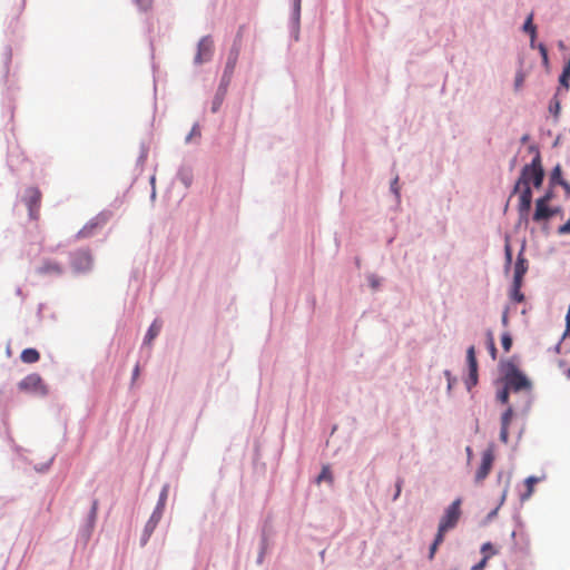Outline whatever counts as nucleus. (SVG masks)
<instances>
[{
	"mask_svg": "<svg viewBox=\"0 0 570 570\" xmlns=\"http://www.w3.org/2000/svg\"><path fill=\"white\" fill-rule=\"evenodd\" d=\"M16 294H17L18 296L22 297V299L24 298V296H23V292H22L21 287H17V288H16Z\"/></svg>",
	"mask_w": 570,
	"mask_h": 570,
	"instance_id": "nucleus-48",
	"label": "nucleus"
},
{
	"mask_svg": "<svg viewBox=\"0 0 570 570\" xmlns=\"http://www.w3.org/2000/svg\"><path fill=\"white\" fill-rule=\"evenodd\" d=\"M558 233L560 235L570 234V218L563 225L559 226Z\"/></svg>",
	"mask_w": 570,
	"mask_h": 570,
	"instance_id": "nucleus-41",
	"label": "nucleus"
},
{
	"mask_svg": "<svg viewBox=\"0 0 570 570\" xmlns=\"http://www.w3.org/2000/svg\"><path fill=\"white\" fill-rule=\"evenodd\" d=\"M22 202L28 208V216L30 220H37L39 218V210L41 205V191L38 187H28L24 190Z\"/></svg>",
	"mask_w": 570,
	"mask_h": 570,
	"instance_id": "nucleus-5",
	"label": "nucleus"
},
{
	"mask_svg": "<svg viewBox=\"0 0 570 570\" xmlns=\"http://www.w3.org/2000/svg\"><path fill=\"white\" fill-rule=\"evenodd\" d=\"M296 2L299 4L301 0H296Z\"/></svg>",
	"mask_w": 570,
	"mask_h": 570,
	"instance_id": "nucleus-57",
	"label": "nucleus"
},
{
	"mask_svg": "<svg viewBox=\"0 0 570 570\" xmlns=\"http://www.w3.org/2000/svg\"><path fill=\"white\" fill-rule=\"evenodd\" d=\"M163 511H164V508H160L159 505H157L149 520L155 521V523L158 524V522L161 519Z\"/></svg>",
	"mask_w": 570,
	"mask_h": 570,
	"instance_id": "nucleus-35",
	"label": "nucleus"
},
{
	"mask_svg": "<svg viewBox=\"0 0 570 570\" xmlns=\"http://www.w3.org/2000/svg\"><path fill=\"white\" fill-rule=\"evenodd\" d=\"M549 111H550L554 117H558V116H559V112H560V101H559L557 98H553V99L550 101V105H549Z\"/></svg>",
	"mask_w": 570,
	"mask_h": 570,
	"instance_id": "nucleus-33",
	"label": "nucleus"
},
{
	"mask_svg": "<svg viewBox=\"0 0 570 570\" xmlns=\"http://www.w3.org/2000/svg\"><path fill=\"white\" fill-rule=\"evenodd\" d=\"M323 481H326V482H328L330 484H333L334 479H333V474H332V471H331V469H330V466H328V465H324V466H323V469H322V471H321L320 475H318V476H317V479H316V482H317V483H321V482H323Z\"/></svg>",
	"mask_w": 570,
	"mask_h": 570,
	"instance_id": "nucleus-24",
	"label": "nucleus"
},
{
	"mask_svg": "<svg viewBox=\"0 0 570 570\" xmlns=\"http://www.w3.org/2000/svg\"><path fill=\"white\" fill-rule=\"evenodd\" d=\"M494 461V454L491 449L482 453L481 464L475 473V482H482L490 473Z\"/></svg>",
	"mask_w": 570,
	"mask_h": 570,
	"instance_id": "nucleus-9",
	"label": "nucleus"
},
{
	"mask_svg": "<svg viewBox=\"0 0 570 570\" xmlns=\"http://www.w3.org/2000/svg\"><path fill=\"white\" fill-rule=\"evenodd\" d=\"M2 59H3V79H4V82L8 83L9 66L12 60V48L10 45H7L4 47V50L2 53Z\"/></svg>",
	"mask_w": 570,
	"mask_h": 570,
	"instance_id": "nucleus-19",
	"label": "nucleus"
},
{
	"mask_svg": "<svg viewBox=\"0 0 570 570\" xmlns=\"http://www.w3.org/2000/svg\"><path fill=\"white\" fill-rule=\"evenodd\" d=\"M564 366H566V362H564V361H560V362H559V367H561V368H562V367H564Z\"/></svg>",
	"mask_w": 570,
	"mask_h": 570,
	"instance_id": "nucleus-54",
	"label": "nucleus"
},
{
	"mask_svg": "<svg viewBox=\"0 0 570 570\" xmlns=\"http://www.w3.org/2000/svg\"><path fill=\"white\" fill-rule=\"evenodd\" d=\"M3 104L10 114V118H12L13 111H14V97H13V88L11 85L7 86L6 95L3 98Z\"/></svg>",
	"mask_w": 570,
	"mask_h": 570,
	"instance_id": "nucleus-20",
	"label": "nucleus"
},
{
	"mask_svg": "<svg viewBox=\"0 0 570 570\" xmlns=\"http://www.w3.org/2000/svg\"><path fill=\"white\" fill-rule=\"evenodd\" d=\"M528 271V262L523 256L522 250L518 255V259L514 266V275H513V282L518 284H522L523 276Z\"/></svg>",
	"mask_w": 570,
	"mask_h": 570,
	"instance_id": "nucleus-13",
	"label": "nucleus"
},
{
	"mask_svg": "<svg viewBox=\"0 0 570 570\" xmlns=\"http://www.w3.org/2000/svg\"><path fill=\"white\" fill-rule=\"evenodd\" d=\"M567 193V195H570V184L568 181H562L560 185Z\"/></svg>",
	"mask_w": 570,
	"mask_h": 570,
	"instance_id": "nucleus-46",
	"label": "nucleus"
},
{
	"mask_svg": "<svg viewBox=\"0 0 570 570\" xmlns=\"http://www.w3.org/2000/svg\"><path fill=\"white\" fill-rule=\"evenodd\" d=\"M156 527H157V524L155 523V521L148 520V522L145 527V535L142 539L144 544L146 543V541L148 540V538L150 537V534L153 533V531L155 530Z\"/></svg>",
	"mask_w": 570,
	"mask_h": 570,
	"instance_id": "nucleus-31",
	"label": "nucleus"
},
{
	"mask_svg": "<svg viewBox=\"0 0 570 570\" xmlns=\"http://www.w3.org/2000/svg\"><path fill=\"white\" fill-rule=\"evenodd\" d=\"M377 285H379V284H377V282H376V281H372V286H373V287H376Z\"/></svg>",
	"mask_w": 570,
	"mask_h": 570,
	"instance_id": "nucleus-55",
	"label": "nucleus"
},
{
	"mask_svg": "<svg viewBox=\"0 0 570 570\" xmlns=\"http://www.w3.org/2000/svg\"><path fill=\"white\" fill-rule=\"evenodd\" d=\"M461 517V499L454 500L445 510L444 515L441 518L438 532L445 534L449 530L453 529Z\"/></svg>",
	"mask_w": 570,
	"mask_h": 570,
	"instance_id": "nucleus-4",
	"label": "nucleus"
},
{
	"mask_svg": "<svg viewBox=\"0 0 570 570\" xmlns=\"http://www.w3.org/2000/svg\"><path fill=\"white\" fill-rule=\"evenodd\" d=\"M53 460H55V458L52 456L49 461L41 463L39 465H36L35 466L36 471L41 472V473L47 472L50 469V466L52 465Z\"/></svg>",
	"mask_w": 570,
	"mask_h": 570,
	"instance_id": "nucleus-34",
	"label": "nucleus"
},
{
	"mask_svg": "<svg viewBox=\"0 0 570 570\" xmlns=\"http://www.w3.org/2000/svg\"><path fill=\"white\" fill-rule=\"evenodd\" d=\"M504 382L508 389L515 392L530 390L531 387V383L527 376L522 374L511 362L505 364Z\"/></svg>",
	"mask_w": 570,
	"mask_h": 570,
	"instance_id": "nucleus-3",
	"label": "nucleus"
},
{
	"mask_svg": "<svg viewBox=\"0 0 570 570\" xmlns=\"http://www.w3.org/2000/svg\"><path fill=\"white\" fill-rule=\"evenodd\" d=\"M135 4L141 11H148L151 9L154 0H134Z\"/></svg>",
	"mask_w": 570,
	"mask_h": 570,
	"instance_id": "nucleus-30",
	"label": "nucleus"
},
{
	"mask_svg": "<svg viewBox=\"0 0 570 570\" xmlns=\"http://www.w3.org/2000/svg\"><path fill=\"white\" fill-rule=\"evenodd\" d=\"M402 484H403V480H402V479H399V480L396 481V484H395L396 491H395V494H394V497H393V500H396V499L400 497L401 491H402Z\"/></svg>",
	"mask_w": 570,
	"mask_h": 570,
	"instance_id": "nucleus-45",
	"label": "nucleus"
},
{
	"mask_svg": "<svg viewBox=\"0 0 570 570\" xmlns=\"http://www.w3.org/2000/svg\"><path fill=\"white\" fill-rule=\"evenodd\" d=\"M498 549H495L491 542H485L481 547V553L483 557L489 556V559L498 554Z\"/></svg>",
	"mask_w": 570,
	"mask_h": 570,
	"instance_id": "nucleus-27",
	"label": "nucleus"
},
{
	"mask_svg": "<svg viewBox=\"0 0 570 570\" xmlns=\"http://www.w3.org/2000/svg\"><path fill=\"white\" fill-rule=\"evenodd\" d=\"M62 272H63V269H62L61 265L51 259L45 261L43 264L37 268V273L40 275L53 274V275L60 276L62 274Z\"/></svg>",
	"mask_w": 570,
	"mask_h": 570,
	"instance_id": "nucleus-14",
	"label": "nucleus"
},
{
	"mask_svg": "<svg viewBox=\"0 0 570 570\" xmlns=\"http://www.w3.org/2000/svg\"><path fill=\"white\" fill-rule=\"evenodd\" d=\"M91 254L88 249H78L70 255V263L76 272H87L91 266Z\"/></svg>",
	"mask_w": 570,
	"mask_h": 570,
	"instance_id": "nucleus-8",
	"label": "nucleus"
},
{
	"mask_svg": "<svg viewBox=\"0 0 570 570\" xmlns=\"http://www.w3.org/2000/svg\"><path fill=\"white\" fill-rule=\"evenodd\" d=\"M564 375L568 380H570V367L564 370Z\"/></svg>",
	"mask_w": 570,
	"mask_h": 570,
	"instance_id": "nucleus-51",
	"label": "nucleus"
},
{
	"mask_svg": "<svg viewBox=\"0 0 570 570\" xmlns=\"http://www.w3.org/2000/svg\"><path fill=\"white\" fill-rule=\"evenodd\" d=\"M163 327V322L159 320H155L150 327L147 331V334L145 336V343L150 344L160 333Z\"/></svg>",
	"mask_w": 570,
	"mask_h": 570,
	"instance_id": "nucleus-18",
	"label": "nucleus"
},
{
	"mask_svg": "<svg viewBox=\"0 0 570 570\" xmlns=\"http://www.w3.org/2000/svg\"><path fill=\"white\" fill-rule=\"evenodd\" d=\"M538 49H539V51H540V53L542 56L543 62L547 63L548 62V50H547V47L543 43H540L538 46Z\"/></svg>",
	"mask_w": 570,
	"mask_h": 570,
	"instance_id": "nucleus-44",
	"label": "nucleus"
},
{
	"mask_svg": "<svg viewBox=\"0 0 570 570\" xmlns=\"http://www.w3.org/2000/svg\"><path fill=\"white\" fill-rule=\"evenodd\" d=\"M214 43L209 37H204L198 43L197 53L195 57L196 63H203L208 61L213 56Z\"/></svg>",
	"mask_w": 570,
	"mask_h": 570,
	"instance_id": "nucleus-10",
	"label": "nucleus"
},
{
	"mask_svg": "<svg viewBox=\"0 0 570 570\" xmlns=\"http://www.w3.org/2000/svg\"><path fill=\"white\" fill-rule=\"evenodd\" d=\"M98 502L97 500L91 501V508L87 514L85 523L80 527L78 532V539L87 542L94 530L96 518H97Z\"/></svg>",
	"mask_w": 570,
	"mask_h": 570,
	"instance_id": "nucleus-7",
	"label": "nucleus"
},
{
	"mask_svg": "<svg viewBox=\"0 0 570 570\" xmlns=\"http://www.w3.org/2000/svg\"><path fill=\"white\" fill-rule=\"evenodd\" d=\"M509 391H510V389H508L507 385H505L504 389L498 393V400L501 403H504V404L508 403V401H509Z\"/></svg>",
	"mask_w": 570,
	"mask_h": 570,
	"instance_id": "nucleus-37",
	"label": "nucleus"
},
{
	"mask_svg": "<svg viewBox=\"0 0 570 570\" xmlns=\"http://www.w3.org/2000/svg\"><path fill=\"white\" fill-rule=\"evenodd\" d=\"M396 184H397V177L394 179V181H393V184H392V189H393V191H394L396 195H399V191H397V189H396V187H395V186H396Z\"/></svg>",
	"mask_w": 570,
	"mask_h": 570,
	"instance_id": "nucleus-49",
	"label": "nucleus"
},
{
	"mask_svg": "<svg viewBox=\"0 0 570 570\" xmlns=\"http://www.w3.org/2000/svg\"><path fill=\"white\" fill-rule=\"evenodd\" d=\"M238 53H239V49L238 48H234L230 51V55H229L227 63H226V71H225V73H227V72L232 73L233 72V70H234V68L236 66L237 59H238Z\"/></svg>",
	"mask_w": 570,
	"mask_h": 570,
	"instance_id": "nucleus-23",
	"label": "nucleus"
},
{
	"mask_svg": "<svg viewBox=\"0 0 570 570\" xmlns=\"http://www.w3.org/2000/svg\"><path fill=\"white\" fill-rule=\"evenodd\" d=\"M14 501H16V498H14V497H12V498H10V499H6V500H4V503L14 502Z\"/></svg>",
	"mask_w": 570,
	"mask_h": 570,
	"instance_id": "nucleus-52",
	"label": "nucleus"
},
{
	"mask_svg": "<svg viewBox=\"0 0 570 570\" xmlns=\"http://www.w3.org/2000/svg\"><path fill=\"white\" fill-rule=\"evenodd\" d=\"M17 387L20 392L32 396L46 397L49 394V386L38 373H30L24 376L18 382Z\"/></svg>",
	"mask_w": 570,
	"mask_h": 570,
	"instance_id": "nucleus-2",
	"label": "nucleus"
},
{
	"mask_svg": "<svg viewBox=\"0 0 570 570\" xmlns=\"http://www.w3.org/2000/svg\"><path fill=\"white\" fill-rule=\"evenodd\" d=\"M504 253H505L507 264L510 265L512 263V250H511V246L509 243H507L504 246Z\"/></svg>",
	"mask_w": 570,
	"mask_h": 570,
	"instance_id": "nucleus-42",
	"label": "nucleus"
},
{
	"mask_svg": "<svg viewBox=\"0 0 570 570\" xmlns=\"http://www.w3.org/2000/svg\"><path fill=\"white\" fill-rule=\"evenodd\" d=\"M242 31H243V27L239 28L238 32H237V38L240 39L242 37Z\"/></svg>",
	"mask_w": 570,
	"mask_h": 570,
	"instance_id": "nucleus-53",
	"label": "nucleus"
},
{
	"mask_svg": "<svg viewBox=\"0 0 570 570\" xmlns=\"http://www.w3.org/2000/svg\"><path fill=\"white\" fill-rule=\"evenodd\" d=\"M443 541H444V535L438 532L435 538H434L433 543L430 547V551H429V559L430 560L434 559V556H435L440 544H442Z\"/></svg>",
	"mask_w": 570,
	"mask_h": 570,
	"instance_id": "nucleus-25",
	"label": "nucleus"
},
{
	"mask_svg": "<svg viewBox=\"0 0 570 570\" xmlns=\"http://www.w3.org/2000/svg\"><path fill=\"white\" fill-rule=\"evenodd\" d=\"M539 482V478L537 476H529L525 479L524 481V492H522L520 494V500L523 502V501H527L528 499H530V497L532 495L533 491H534V485Z\"/></svg>",
	"mask_w": 570,
	"mask_h": 570,
	"instance_id": "nucleus-17",
	"label": "nucleus"
},
{
	"mask_svg": "<svg viewBox=\"0 0 570 570\" xmlns=\"http://www.w3.org/2000/svg\"><path fill=\"white\" fill-rule=\"evenodd\" d=\"M552 198H553V191L550 188L549 190L546 191V194L542 197L538 198L537 202H543V204H549Z\"/></svg>",
	"mask_w": 570,
	"mask_h": 570,
	"instance_id": "nucleus-39",
	"label": "nucleus"
},
{
	"mask_svg": "<svg viewBox=\"0 0 570 570\" xmlns=\"http://www.w3.org/2000/svg\"><path fill=\"white\" fill-rule=\"evenodd\" d=\"M487 336H488V348H489L490 355H491L492 360H495L498 351L495 347L492 332H488Z\"/></svg>",
	"mask_w": 570,
	"mask_h": 570,
	"instance_id": "nucleus-28",
	"label": "nucleus"
},
{
	"mask_svg": "<svg viewBox=\"0 0 570 570\" xmlns=\"http://www.w3.org/2000/svg\"><path fill=\"white\" fill-rule=\"evenodd\" d=\"M544 178V170L541 163L540 153L537 150L532 161L525 165L515 184L514 191L520 190L518 210L521 216L529 213L532 203V190L530 185L535 188L541 187Z\"/></svg>",
	"mask_w": 570,
	"mask_h": 570,
	"instance_id": "nucleus-1",
	"label": "nucleus"
},
{
	"mask_svg": "<svg viewBox=\"0 0 570 570\" xmlns=\"http://www.w3.org/2000/svg\"><path fill=\"white\" fill-rule=\"evenodd\" d=\"M509 428H505V426H501V431H500V440L503 442V443H508L509 441Z\"/></svg>",
	"mask_w": 570,
	"mask_h": 570,
	"instance_id": "nucleus-43",
	"label": "nucleus"
},
{
	"mask_svg": "<svg viewBox=\"0 0 570 570\" xmlns=\"http://www.w3.org/2000/svg\"><path fill=\"white\" fill-rule=\"evenodd\" d=\"M562 181H566L563 178H562V170H561V166L560 165H557L552 171H551V175H550V185L551 186H556V185H561Z\"/></svg>",
	"mask_w": 570,
	"mask_h": 570,
	"instance_id": "nucleus-22",
	"label": "nucleus"
},
{
	"mask_svg": "<svg viewBox=\"0 0 570 570\" xmlns=\"http://www.w3.org/2000/svg\"><path fill=\"white\" fill-rule=\"evenodd\" d=\"M107 222V212L101 210L96 217L91 218L77 234L76 238H88L96 234L98 228H101Z\"/></svg>",
	"mask_w": 570,
	"mask_h": 570,
	"instance_id": "nucleus-6",
	"label": "nucleus"
},
{
	"mask_svg": "<svg viewBox=\"0 0 570 570\" xmlns=\"http://www.w3.org/2000/svg\"><path fill=\"white\" fill-rule=\"evenodd\" d=\"M524 82V75L522 71H519L514 79V88L515 90H520Z\"/></svg>",
	"mask_w": 570,
	"mask_h": 570,
	"instance_id": "nucleus-36",
	"label": "nucleus"
},
{
	"mask_svg": "<svg viewBox=\"0 0 570 570\" xmlns=\"http://www.w3.org/2000/svg\"><path fill=\"white\" fill-rule=\"evenodd\" d=\"M20 360L24 364H33L40 360V352L35 347H26L20 353Z\"/></svg>",
	"mask_w": 570,
	"mask_h": 570,
	"instance_id": "nucleus-16",
	"label": "nucleus"
},
{
	"mask_svg": "<svg viewBox=\"0 0 570 570\" xmlns=\"http://www.w3.org/2000/svg\"><path fill=\"white\" fill-rule=\"evenodd\" d=\"M521 286L522 284H518L513 282L512 284V292H511V298L518 303H521L524 301V295L521 293Z\"/></svg>",
	"mask_w": 570,
	"mask_h": 570,
	"instance_id": "nucleus-26",
	"label": "nucleus"
},
{
	"mask_svg": "<svg viewBox=\"0 0 570 570\" xmlns=\"http://www.w3.org/2000/svg\"><path fill=\"white\" fill-rule=\"evenodd\" d=\"M502 323H503V325L508 324V315H507V313H504L503 316H502Z\"/></svg>",
	"mask_w": 570,
	"mask_h": 570,
	"instance_id": "nucleus-50",
	"label": "nucleus"
},
{
	"mask_svg": "<svg viewBox=\"0 0 570 570\" xmlns=\"http://www.w3.org/2000/svg\"><path fill=\"white\" fill-rule=\"evenodd\" d=\"M533 14L531 13L524 24H523V30L524 32H528L530 35V38H531V43L533 45L534 42V39H535V36H537V28L533 24Z\"/></svg>",
	"mask_w": 570,
	"mask_h": 570,
	"instance_id": "nucleus-21",
	"label": "nucleus"
},
{
	"mask_svg": "<svg viewBox=\"0 0 570 570\" xmlns=\"http://www.w3.org/2000/svg\"><path fill=\"white\" fill-rule=\"evenodd\" d=\"M554 216V209L550 208L548 204L543 202H535V210L533 214V220L537 223L548 220Z\"/></svg>",
	"mask_w": 570,
	"mask_h": 570,
	"instance_id": "nucleus-12",
	"label": "nucleus"
},
{
	"mask_svg": "<svg viewBox=\"0 0 570 570\" xmlns=\"http://www.w3.org/2000/svg\"><path fill=\"white\" fill-rule=\"evenodd\" d=\"M466 362L469 366V383L475 385L478 382V361L473 345L466 351Z\"/></svg>",
	"mask_w": 570,
	"mask_h": 570,
	"instance_id": "nucleus-11",
	"label": "nucleus"
},
{
	"mask_svg": "<svg viewBox=\"0 0 570 570\" xmlns=\"http://www.w3.org/2000/svg\"><path fill=\"white\" fill-rule=\"evenodd\" d=\"M42 309H43V304H42V303H40V304L38 305V311H37V315H38L39 317H41Z\"/></svg>",
	"mask_w": 570,
	"mask_h": 570,
	"instance_id": "nucleus-47",
	"label": "nucleus"
},
{
	"mask_svg": "<svg viewBox=\"0 0 570 570\" xmlns=\"http://www.w3.org/2000/svg\"><path fill=\"white\" fill-rule=\"evenodd\" d=\"M502 347L505 352H509L512 346V337L509 333H504L501 337Z\"/></svg>",
	"mask_w": 570,
	"mask_h": 570,
	"instance_id": "nucleus-32",
	"label": "nucleus"
},
{
	"mask_svg": "<svg viewBox=\"0 0 570 570\" xmlns=\"http://www.w3.org/2000/svg\"><path fill=\"white\" fill-rule=\"evenodd\" d=\"M489 561V556L483 557L478 563L472 566L471 570H483Z\"/></svg>",
	"mask_w": 570,
	"mask_h": 570,
	"instance_id": "nucleus-38",
	"label": "nucleus"
},
{
	"mask_svg": "<svg viewBox=\"0 0 570 570\" xmlns=\"http://www.w3.org/2000/svg\"><path fill=\"white\" fill-rule=\"evenodd\" d=\"M512 416H513V410H512V407H508L505 410V412L502 414L501 426L509 428Z\"/></svg>",
	"mask_w": 570,
	"mask_h": 570,
	"instance_id": "nucleus-29",
	"label": "nucleus"
},
{
	"mask_svg": "<svg viewBox=\"0 0 570 570\" xmlns=\"http://www.w3.org/2000/svg\"><path fill=\"white\" fill-rule=\"evenodd\" d=\"M554 209V215L558 214L560 212V208H553Z\"/></svg>",
	"mask_w": 570,
	"mask_h": 570,
	"instance_id": "nucleus-56",
	"label": "nucleus"
},
{
	"mask_svg": "<svg viewBox=\"0 0 570 570\" xmlns=\"http://www.w3.org/2000/svg\"><path fill=\"white\" fill-rule=\"evenodd\" d=\"M92 384L96 386H102L106 380V365L98 363L91 372Z\"/></svg>",
	"mask_w": 570,
	"mask_h": 570,
	"instance_id": "nucleus-15",
	"label": "nucleus"
},
{
	"mask_svg": "<svg viewBox=\"0 0 570 570\" xmlns=\"http://www.w3.org/2000/svg\"><path fill=\"white\" fill-rule=\"evenodd\" d=\"M167 493H168L167 487H164V489L161 490L160 495H159V501L157 503V505H159L160 508L165 507V503L167 500Z\"/></svg>",
	"mask_w": 570,
	"mask_h": 570,
	"instance_id": "nucleus-40",
	"label": "nucleus"
}]
</instances>
